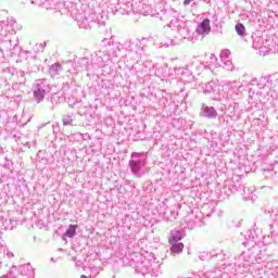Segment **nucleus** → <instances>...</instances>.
Returning a JSON list of instances; mask_svg holds the SVG:
<instances>
[{
    "label": "nucleus",
    "instance_id": "21",
    "mask_svg": "<svg viewBox=\"0 0 278 278\" xmlns=\"http://www.w3.org/2000/svg\"><path fill=\"white\" fill-rule=\"evenodd\" d=\"M3 45H4V48L7 49V51H12V50L16 49V43L12 45V40H5L3 42Z\"/></svg>",
    "mask_w": 278,
    "mask_h": 278
},
{
    "label": "nucleus",
    "instance_id": "7",
    "mask_svg": "<svg viewBox=\"0 0 278 278\" xmlns=\"http://www.w3.org/2000/svg\"><path fill=\"white\" fill-rule=\"evenodd\" d=\"M260 97H262V93H260V91L251 93V88H249L248 103L250 105H260L261 103H263V105H266V101L262 102V99Z\"/></svg>",
    "mask_w": 278,
    "mask_h": 278
},
{
    "label": "nucleus",
    "instance_id": "4",
    "mask_svg": "<svg viewBox=\"0 0 278 278\" xmlns=\"http://www.w3.org/2000/svg\"><path fill=\"white\" fill-rule=\"evenodd\" d=\"M94 21H97V15L94 13L79 12L76 14V22L80 29H90Z\"/></svg>",
    "mask_w": 278,
    "mask_h": 278
},
{
    "label": "nucleus",
    "instance_id": "28",
    "mask_svg": "<svg viewBox=\"0 0 278 278\" xmlns=\"http://www.w3.org/2000/svg\"><path fill=\"white\" fill-rule=\"evenodd\" d=\"M70 64H73V61H68Z\"/></svg>",
    "mask_w": 278,
    "mask_h": 278
},
{
    "label": "nucleus",
    "instance_id": "26",
    "mask_svg": "<svg viewBox=\"0 0 278 278\" xmlns=\"http://www.w3.org/2000/svg\"><path fill=\"white\" fill-rule=\"evenodd\" d=\"M41 49H45L47 47V42L40 43Z\"/></svg>",
    "mask_w": 278,
    "mask_h": 278
},
{
    "label": "nucleus",
    "instance_id": "5",
    "mask_svg": "<svg viewBox=\"0 0 278 278\" xmlns=\"http://www.w3.org/2000/svg\"><path fill=\"white\" fill-rule=\"evenodd\" d=\"M204 94H211L213 101H220V85L218 81L211 80L202 87Z\"/></svg>",
    "mask_w": 278,
    "mask_h": 278
},
{
    "label": "nucleus",
    "instance_id": "23",
    "mask_svg": "<svg viewBox=\"0 0 278 278\" xmlns=\"http://www.w3.org/2000/svg\"><path fill=\"white\" fill-rule=\"evenodd\" d=\"M8 23L5 21H0V34L7 27Z\"/></svg>",
    "mask_w": 278,
    "mask_h": 278
},
{
    "label": "nucleus",
    "instance_id": "25",
    "mask_svg": "<svg viewBox=\"0 0 278 278\" xmlns=\"http://www.w3.org/2000/svg\"><path fill=\"white\" fill-rule=\"evenodd\" d=\"M193 0H185L184 1V5H190V3H192Z\"/></svg>",
    "mask_w": 278,
    "mask_h": 278
},
{
    "label": "nucleus",
    "instance_id": "11",
    "mask_svg": "<svg viewBox=\"0 0 278 278\" xmlns=\"http://www.w3.org/2000/svg\"><path fill=\"white\" fill-rule=\"evenodd\" d=\"M118 53H121V46L118 43H112V48L108 51L109 60L111 58H118Z\"/></svg>",
    "mask_w": 278,
    "mask_h": 278
},
{
    "label": "nucleus",
    "instance_id": "3",
    "mask_svg": "<svg viewBox=\"0 0 278 278\" xmlns=\"http://www.w3.org/2000/svg\"><path fill=\"white\" fill-rule=\"evenodd\" d=\"M269 79L268 76L261 77L256 84H251L250 86V94H255L258 92L264 100H266V94L269 91Z\"/></svg>",
    "mask_w": 278,
    "mask_h": 278
},
{
    "label": "nucleus",
    "instance_id": "1",
    "mask_svg": "<svg viewBox=\"0 0 278 278\" xmlns=\"http://www.w3.org/2000/svg\"><path fill=\"white\" fill-rule=\"evenodd\" d=\"M51 92V86L47 79H37L33 85V94L37 103L45 101V97Z\"/></svg>",
    "mask_w": 278,
    "mask_h": 278
},
{
    "label": "nucleus",
    "instance_id": "9",
    "mask_svg": "<svg viewBox=\"0 0 278 278\" xmlns=\"http://www.w3.org/2000/svg\"><path fill=\"white\" fill-rule=\"evenodd\" d=\"M77 67H74L73 73H77L78 71H90V67L92 66V63H90V60L88 58H83L77 61Z\"/></svg>",
    "mask_w": 278,
    "mask_h": 278
},
{
    "label": "nucleus",
    "instance_id": "12",
    "mask_svg": "<svg viewBox=\"0 0 278 278\" xmlns=\"http://www.w3.org/2000/svg\"><path fill=\"white\" fill-rule=\"evenodd\" d=\"M170 254L172 255H179V253H184V243H170Z\"/></svg>",
    "mask_w": 278,
    "mask_h": 278
},
{
    "label": "nucleus",
    "instance_id": "6",
    "mask_svg": "<svg viewBox=\"0 0 278 278\" xmlns=\"http://www.w3.org/2000/svg\"><path fill=\"white\" fill-rule=\"evenodd\" d=\"M110 55H108V52L105 51H97L93 54H91V64H94L96 66L103 67L105 66V62H109Z\"/></svg>",
    "mask_w": 278,
    "mask_h": 278
},
{
    "label": "nucleus",
    "instance_id": "18",
    "mask_svg": "<svg viewBox=\"0 0 278 278\" xmlns=\"http://www.w3.org/2000/svg\"><path fill=\"white\" fill-rule=\"evenodd\" d=\"M163 47H175V45H177V41H175V39H170V38H165L162 41Z\"/></svg>",
    "mask_w": 278,
    "mask_h": 278
},
{
    "label": "nucleus",
    "instance_id": "27",
    "mask_svg": "<svg viewBox=\"0 0 278 278\" xmlns=\"http://www.w3.org/2000/svg\"><path fill=\"white\" fill-rule=\"evenodd\" d=\"M80 278H88V276H86V275H81V276H80Z\"/></svg>",
    "mask_w": 278,
    "mask_h": 278
},
{
    "label": "nucleus",
    "instance_id": "14",
    "mask_svg": "<svg viewBox=\"0 0 278 278\" xmlns=\"http://www.w3.org/2000/svg\"><path fill=\"white\" fill-rule=\"evenodd\" d=\"M187 99L188 93H186L184 90H181L178 94L175 96V101H177V103H180V105H184V103H188Z\"/></svg>",
    "mask_w": 278,
    "mask_h": 278
},
{
    "label": "nucleus",
    "instance_id": "20",
    "mask_svg": "<svg viewBox=\"0 0 278 278\" xmlns=\"http://www.w3.org/2000/svg\"><path fill=\"white\" fill-rule=\"evenodd\" d=\"M204 112L205 116H216V110H214V106H206Z\"/></svg>",
    "mask_w": 278,
    "mask_h": 278
},
{
    "label": "nucleus",
    "instance_id": "13",
    "mask_svg": "<svg viewBox=\"0 0 278 278\" xmlns=\"http://www.w3.org/2000/svg\"><path fill=\"white\" fill-rule=\"evenodd\" d=\"M177 29L180 38H188V36H190V28H188L186 24H184L182 26L178 25Z\"/></svg>",
    "mask_w": 278,
    "mask_h": 278
},
{
    "label": "nucleus",
    "instance_id": "2",
    "mask_svg": "<svg viewBox=\"0 0 278 278\" xmlns=\"http://www.w3.org/2000/svg\"><path fill=\"white\" fill-rule=\"evenodd\" d=\"M269 91L265 96V101L269 105H278V78L275 75H268Z\"/></svg>",
    "mask_w": 278,
    "mask_h": 278
},
{
    "label": "nucleus",
    "instance_id": "22",
    "mask_svg": "<svg viewBox=\"0 0 278 278\" xmlns=\"http://www.w3.org/2000/svg\"><path fill=\"white\" fill-rule=\"evenodd\" d=\"M50 70L52 71V73H58V71L62 70V65L60 63H54L53 65H51Z\"/></svg>",
    "mask_w": 278,
    "mask_h": 278
},
{
    "label": "nucleus",
    "instance_id": "17",
    "mask_svg": "<svg viewBox=\"0 0 278 278\" xmlns=\"http://www.w3.org/2000/svg\"><path fill=\"white\" fill-rule=\"evenodd\" d=\"M5 23H7V27H10L12 29H16L18 27V23L14 17H8Z\"/></svg>",
    "mask_w": 278,
    "mask_h": 278
},
{
    "label": "nucleus",
    "instance_id": "16",
    "mask_svg": "<svg viewBox=\"0 0 278 278\" xmlns=\"http://www.w3.org/2000/svg\"><path fill=\"white\" fill-rule=\"evenodd\" d=\"M77 225H70L65 236H67V238H74L75 233H77Z\"/></svg>",
    "mask_w": 278,
    "mask_h": 278
},
{
    "label": "nucleus",
    "instance_id": "24",
    "mask_svg": "<svg viewBox=\"0 0 278 278\" xmlns=\"http://www.w3.org/2000/svg\"><path fill=\"white\" fill-rule=\"evenodd\" d=\"M210 60H211V62H213V63L216 62V60H217V59H216V55H215V54H211Z\"/></svg>",
    "mask_w": 278,
    "mask_h": 278
},
{
    "label": "nucleus",
    "instance_id": "10",
    "mask_svg": "<svg viewBox=\"0 0 278 278\" xmlns=\"http://www.w3.org/2000/svg\"><path fill=\"white\" fill-rule=\"evenodd\" d=\"M184 238V236H181V232L179 230H174L170 232V236L168 238V243L169 244H175V243H179V241Z\"/></svg>",
    "mask_w": 278,
    "mask_h": 278
},
{
    "label": "nucleus",
    "instance_id": "15",
    "mask_svg": "<svg viewBox=\"0 0 278 278\" xmlns=\"http://www.w3.org/2000/svg\"><path fill=\"white\" fill-rule=\"evenodd\" d=\"M235 29L238 34V36H240L241 38H244V36H249L247 34V28L244 27V25L242 23H238L236 26H235Z\"/></svg>",
    "mask_w": 278,
    "mask_h": 278
},
{
    "label": "nucleus",
    "instance_id": "19",
    "mask_svg": "<svg viewBox=\"0 0 278 278\" xmlns=\"http://www.w3.org/2000/svg\"><path fill=\"white\" fill-rule=\"evenodd\" d=\"M252 47H253V49H255L256 51H257V49H262V38L255 37V39H253Z\"/></svg>",
    "mask_w": 278,
    "mask_h": 278
},
{
    "label": "nucleus",
    "instance_id": "8",
    "mask_svg": "<svg viewBox=\"0 0 278 278\" xmlns=\"http://www.w3.org/2000/svg\"><path fill=\"white\" fill-rule=\"evenodd\" d=\"M197 34L207 35L212 31V27L210 26V18H204L195 29Z\"/></svg>",
    "mask_w": 278,
    "mask_h": 278
}]
</instances>
